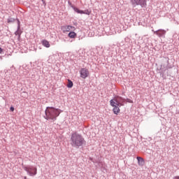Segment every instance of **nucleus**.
I'll return each mask as SVG.
<instances>
[{
    "mask_svg": "<svg viewBox=\"0 0 179 179\" xmlns=\"http://www.w3.org/2000/svg\"><path fill=\"white\" fill-rule=\"evenodd\" d=\"M62 113L60 109L55 108L53 107H48L46 108V110H45V115H46V117L45 119L49 120H56L57 117Z\"/></svg>",
    "mask_w": 179,
    "mask_h": 179,
    "instance_id": "obj_2",
    "label": "nucleus"
},
{
    "mask_svg": "<svg viewBox=\"0 0 179 179\" xmlns=\"http://www.w3.org/2000/svg\"><path fill=\"white\" fill-rule=\"evenodd\" d=\"M24 179H27V176L24 177Z\"/></svg>",
    "mask_w": 179,
    "mask_h": 179,
    "instance_id": "obj_20",
    "label": "nucleus"
},
{
    "mask_svg": "<svg viewBox=\"0 0 179 179\" xmlns=\"http://www.w3.org/2000/svg\"><path fill=\"white\" fill-rule=\"evenodd\" d=\"M24 170L29 174L31 176H36L37 174V169L36 168H30V167H24Z\"/></svg>",
    "mask_w": 179,
    "mask_h": 179,
    "instance_id": "obj_5",
    "label": "nucleus"
},
{
    "mask_svg": "<svg viewBox=\"0 0 179 179\" xmlns=\"http://www.w3.org/2000/svg\"><path fill=\"white\" fill-rule=\"evenodd\" d=\"M68 36L70 38H76L77 36V34L76 32H69L68 34Z\"/></svg>",
    "mask_w": 179,
    "mask_h": 179,
    "instance_id": "obj_12",
    "label": "nucleus"
},
{
    "mask_svg": "<svg viewBox=\"0 0 179 179\" xmlns=\"http://www.w3.org/2000/svg\"><path fill=\"white\" fill-rule=\"evenodd\" d=\"M3 52V49L2 48H0V54H1Z\"/></svg>",
    "mask_w": 179,
    "mask_h": 179,
    "instance_id": "obj_16",
    "label": "nucleus"
},
{
    "mask_svg": "<svg viewBox=\"0 0 179 179\" xmlns=\"http://www.w3.org/2000/svg\"><path fill=\"white\" fill-rule=\"evenodd\" d=\"M73 10L79 14H86V15H90V11H87L86 13L85 11H83V10H78V8H74Z\"/></svg>",
    "mask_w": 179,
    "mask_h": 179,
    "instance_id": "obj_9",
    "label": "nucleus"
},
{
    "mask_svg": "<svg viewBox=\"0 0 179 179\" xmlns=\"http://www.w3.org/2000/svg\"><path fill=\"white\" fill-rule=\"evenodd\" d=\"M20 21H18V29H20Z\"/></svg>",
    "mask_w": 179,
    "mask_h": 179,
    "instance_id": "obj_18",
    "label": "nucleus"
},
{
    "mask_svg": "<svg viewBox=\"0 0 179 179\" xmlns=\"http://www.w3.org/2000/svg\"><path fill=\"white\" fill-rule=\"evenodd\" d=\"M71 146L78 148L83 145L85 140L82 136L78 134H73L71 136Z\"/></svg>",
    "mask_w": 179,
    "mask_h": 179,
    "instance_id": "obj_3",
    "label": "nucleus"
},
{
    "mask_svg": "<svg viewBox=\"0 0 179 179\" xmlns=\"http://www.w3.org/2000/svg\"><path fill=\"white\" fill-rule=\"evenodd\" d=\"M131 3L134 6H140L141 8L147 6V0H131Z\"/></svg>",
    "mask_w": 179,
    "mask_h": 179,
    "instance_id": "obj_4",
    "label": "nucleus"
},
{
    "mask_svg": "<svg viewBox=\"0 0 179 179\" xmlns=\"http://www.w3.org/2000/svg\"><path fill=\"white\" fill-rule=\"evenodd\" d=\"M80 78L86 79L90 76V71L87 69H81L80 71Z\"/></svg>",
    "mask_w": 179,
    "mask_h": 179,
    "instance_id": "obj_6",
    "label": "nucleus"
},
{
    "mask_svg": "<svg viewBox=\"0 0 179 179\" xmlns=\"http://www.w3.org/2000/svg\"><path fill=\"white\" fill-rule=\"evenodd\" d=\"M166 33V31L165 29H158L157 31H154V34H156L159 37H162L164 36Z\"/></svg>",
    "mask_w": 179,
    "mask_h": 179,
    "instance_id": "obj_8",
    "label": "nucleus"
},
{
    "mask_svg": "<svg viewBox=\"0 0 179 179\" xmlns=\"http://www.w3.org/2000/svg\"><path fill=\"white\" fill-rule=\"evenodd\" d=\"M173 179H179V176H175Z\"/></svg>",
    "mask_w": 179,
    "mask_h": 179,
    "instance_id": "obj_17",
    "label": "nucleus"
},
{
    "mask_svg": "<svg viewBox=\"0 0 179 179\" xmlns=\"http://www.w3.org/2000/svg\"><path fill=\"white\" fill-rule=\"evenodd\" d=\"M126 100L121 96H115L110 101V106L113 107V112L115 115H118L120 113V107L124 106Z\"/></svg>",
    "mask_w": 179,
    "mask_h": 179,
    "instance_id": "obj_1",
    "label": "nucleus"
},
{
    "mask_svg": "<svg viewBox=\"0 0 179 179\" xmlns=\"http://www.w3.org/2000/svg\"><path fill=\"white\" fill-rule=\"evenodd\" d=\"M136 159H137V161H138V164L139 166H144L145 160H144L143 158L140 157H137Z\"/></svg>",
    "mask_w": 179,
    "mask_h": 179,
    "instance_id": "obj_10",
    "label": "nucleus"
},
{
    "mask_svg": "<svg viewBox=\"0 0 179 179\" xmlns=\"http://www.w3.org/2000/svg\"><path fill=\"white\" fill-rule=\"evenodd\" d=\"M10 110H11V112H13L15 110V108L13 107L10 108Z\"/></svg>",
    "mask_w": 179,
    "mask_h": 179,
    "instance_id": "obj_15",
    "label": "nucleus"
},
{
    "mask_svg": "<svg viewBox=\"0 0 179 179\" xmlns=\"http://www.w3.org/2000/svg\"><path fill=\"white\" fill-rule=\"evenodd\" d=\"M42 45L46 47L47 48H49L50 47V43L48 42V41H46V39H44L42 41Z\"/></svg>",
    "mask_w": 179,
    "mask_h": 179,
    "instance_id": "obj_11",
    "label": "nucleus"
},
{
    "mask_svg": "<svg viewBox=\"0 0 179 179\" xmlns=\"http://www.w3.org/2000/svg\"><path fill=\"white\" fill-rule=\"evenodd\" d=\"M66 87H67L68 88H72V87H73V82H72L71 80H68V83H67V84H66Z\"/></svg>",
    "mask_w": 179,
    "mask_h": 179,
    "instance_id": "obj_13",
    "label": "nucleus"
},
{
    "mask_svg": "<svg viewBox=\"0 0 179 179\" xmlns=\"http://www.w3.org/2000/svg\"><path fill=\"white\" fill-rule=\"evenodd\" d=\"M127 101H128L129 103H133V101H131V100H128Z\"/></svg>",
    "mask_w": 179,
    "mask_h": 179,
    "instance_id": "obj_19",
    "label": "nucleus"
},
{
    "mask_svg": "<svg viewBox=\"0 0 179 179\" xmlns=\"http://www.w3.org/2000/svg\"><path fill=\"white\" fill-rule=\"evenodd\" d=\"M71 30H75V27H71V25H63L62 27V31L63 33L69 32Z\"/></svg>",
    "mask_w": 179,
    "mask_h": 179,
    "instance_id": "obj_7",
    "label": "nucleus"
},
{
    "mask_svg": "<svg viewBox=\"0 0 179 179\" xmlns=\"http://www.w3.org/2000/svg\"><path fill=\"white\" fill-rule=\"evenodd\" d=\"M15 35H18V36L20 37V32H18V31H17V32H15Z\"/></svg>",
    "mask_w": 179,
    "mask_h": 179,
    "instance_id": "obj_14",
    "label": "nucleus"
}]
</instances>
